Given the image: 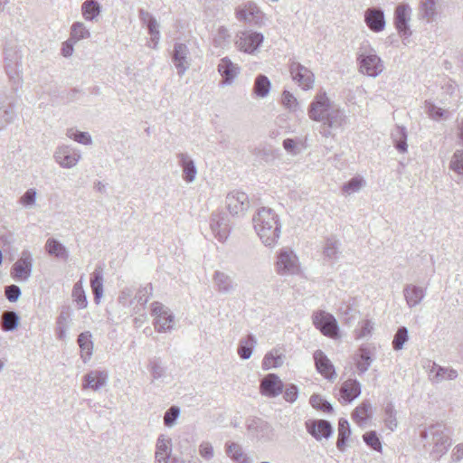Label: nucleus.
I'll use <instances>...</instances> for the list:
<instances>
[{"label": "nucleus", "instance_id": "obj_1", "mask_svg": "<svg viewBox=\"0 0 463 463\" xmlns=\"http://www.w3.org/2000/svg\"><path fill=\"white\" fill-rule=\"evenodd\" d=\"M307 115L310 119L323 124L321 134L326 137H332L333 130L343 129L348 122L345 112L332 103L326 92L316 95L308 107Z\"/></svg>", "mask_w": 463, "mask_h": 463}, {"label": "nucleus", "instance_id": "obj_2", "mask_svg": "<svg viewBox=\"0 0 463 463\" xmlns=\"http://www.w3.org/2000/svg\"><path fill=\"white\" fill-rule=\"evenodd\" d=\"M252 222L261 242L266 247L273 248L281 233L279 215L271 208L261 207L253 215Z\"/></svg>", "mask_w": 463, "mask_h": 463}, {"label": "nucleus", "instance_id": "obj_3", "mask_svg": "<svg viewBox=\"0 0 463 463\" xmlns=\"http://www.w3.org/2000/svg\"><path fill=\"white\" fill-rule=\"evenodd\" d=\"M420 438L423 448L436 460L445 455L451 445V439L442 423L432 424L420 430Z\"/></svg>", "mask_w": 463, "mask_h": 463}, {"label": "nucleus", "instance_id": "obj_4", "mask_svg": "<svg viewBox=\"0 0 463 463\" xmlns=\"http://www.w3.org/2000/svg\"><path fill=\"white\" fill-rule=\"evenodd\" d=\"M359 71L369 77H377L384 69L383 61L372 48L361 47L357 53Z\"/></svg>", "mask_w": 463, "mask_h": 463}, {"label": "nucleus", "instance_id": "obj_5", "mask_svg": "<svg viewBox=\"0 0 463 463\" xmlns=\"http://www.w3.org/2000/svg\"><path fill=\"white\" fill-rule=\"evenodd\" d=\"M22 58L21 51L16 47L5 49V68L9 79L18 86L22 80Z\"/></svg>", "mask_w": 463, "mask_h": 463}, {"label": "nucleus", "instance_id": "obj_6", "mask_svg": "<svg viewBox=\"0 0 463 463\" xmlns=\"http://www.w3.org/2000/svg\"><path fill=\"white\" fill-rule=\"evenodd\" d=\"M235 17L240 22L250 25L261 26L265 24V16L260 7L251 1L236 7Z\"/></svg>", "mask_w": 463, "mask_h": 463}, {"label": "nucleus", "instance_id": "obj_7", "mask_svg": "<svg viewBox=\"0 0 463 463\" xmlns=\"http://www.w3.org/2000/svg\"><path fill=\"white\" fill-rule=\"evenodd\" d=\"M314 326L326 336L337 338L339 326L333 315L326 311H317L313 315Z\"/></svg>", "mask_w": 463, "mask_h": 463}, {"label": "nucleus", "instance_id": "obj_8", "mask_svg": "<svg viewBox=\"0 0 463 463\" xmlns=\"http://www.w3.org/2000/svg\"><path fill=\"white\" fill-rule=\"evenodd\" d=\"M276 269L280 275H293L298 272L299 263L295 252L288 249L283 248L278 254Z\"/></svg>", "mask_w": 463, "mask_h": 463}, {"label": "nucleus", "instance_id": "obj_9", "mask_svg": "<svg viewBox=\"0 0 463 463\" xmlns=\"http://www.w3.org/2000/svg\"><path fill=\"white\" fill-rule=\"evenodd\" d=\"M210 228L213 236L220 241L224 242L231 232L230 220L226 213L213 212L210 218Z\"/></svg>", "mask_w": 463, "mask_h": 463}, {"label": "nucleus", "instance_id": "obj_10", "mask_svg": "<svg viewBox=\"0 0 463 463\" xmlns=\"http://www.w3.org/2000/svg\"><path fill=\"white\" fill-rule=\"evenodd\" d=\"M226 206L232 216H243L250 208V200L246 193L241 191L230 192L225 199Z\"/></svg>", "mask_w": 463, "mask_h": 463}, {"label": "nucleus", "instance_id": "obj_11", "mask_svg": "<svg viewBox=\"0 0 463 463\" xmlns=\"http://www.w3.org/2000/svg\"><path fill=\"white\" fill-rule=\"evenodd\" d=\"M264 36L260 33L243 31L237 34L235 44L237 48L246 53H254L262 43Z\"/></svg>", "mask_w": 463, "mask_h": 463}, {"label": "nucleus", "instance_id": "obj_12", "mask_svg": "<svg viewBox=\"0 0 463 463\" xmlns=\"http://www.w3.org/2000/svg\"><path fill=\"white\" fill-rule=\"evenodd\" d=\"M33 257L29 250H24L18 260L12 266L11 276L16 281H27L32 275Z\"/></svg>", "mask_w": 463, "mask_h": 463}, {"label": "nucleus", "instance_id": "obj_13", "mask_svg": "<svg viewBox=\"0 0 463 463\" xmlns=\"http://www.w3.org/2000/svg\"><path fill=\"white\" fill-rule=\"evenodd\" d=\"M289 71L292 79L298 82L304 90L313 88L315 82L314 73L298 61H292L289 65Z\"/></svg>", "mask_w": 463, "mask_h": 463}, {"label": "nucleus", "instance_id": "obj_14", "mask_svg": "<svg viewBox=\"0 0 463 463\" xmlns=\"http://www.w3.org/2000/svg\"><path fill=\"white\" fill-rule=\"evenodd\" d=\"M152 316L155 317L154 326L156 331L165 332L172 329L173 315L164 305L159 302L152 303Z\"/></svg>", "mask_w": 463, "mask_h": 463}, {"label": "nucleus", "instance_id": "obj_15", "mask_svg": "<svg viewBox=\"0 0 463 463\" xmlns=\"http://www.w3.org/2000/svg\"><path fill=\"white\" fill-rule=\"evenodd\" d=\"M53 157L55 162L63 168H71L80 161L81 155L80 151L69 146H60L56 148Z\"/></svg>", "mask_w": 463, "mask_h": 463}, {"label": "nucleus", "instance_id": "obj_16", "mask_svg": "<svg viewBox=\"0 0 463 463\" xmlns=\"http://www.w3.org/2000/svg\"><path fill=\"white\" fill-rule=\"evenodd\" d=\"M247 429L253 437L261 441H269L274 437V430L271 425L260 418L249 420Z\"/></svg>", "mask_w": 463, "mask_h": 463}, {"label": "nucleus", "instance_id": "obj_17", "mask_svg": "<svg viewBox=\"0 0 463 463\" xmlns=\"http://www.w3.org/2000/svg\"><path fill=\"white\" fill-rule=\"evenodd\" d=\"M411 9L406 4H402L396 6L394 13V24L401 36L405 38L411 34L409 27V21L411 19Z\"/></svg>", "mask_w": 463, "mask_h": 463}, {"label": "nucleus", "instance_id": "obj_18", "mask_svg": "<svg viewBox=\"0 0 463 463\" xmlns=\"http://www.w3.org/2000/svg\"><path fill=\"white\" fill-rule=\"evenodd\" d=\"M284 388V384L280 378L275 373L267 374L260 384V392L268 397L279 396Z\"/></svg>", "mask_w": 463, "mask_h": 463}, {"label": "nucleus", "instance_id": "obj_19", "mask_svg": "<svg viewBox=\"0 0 463 463\" xmlns=\"http://www.w3.org/2000/svg\"><path fill=\"white\" fill-rule=\"evenodd\" d=\"M217 71L222 76V84L231 85L240 74L241 68L228 57H224L220 60Z\"/></svg>", "mask_w": 463, "mask_h": 463}, {"label": "nucleus", "instance_id": "obj_20", "mask_svg": "<svg viewBox=\"0 0 463 463\" xmlns=\"http://www.w3.org/2000/svg\"><path fill=\"white\" fill-rule=\"evenodd\" d=\"M213 283L215 290L222 295H229L235 291L236 283L233 279L224 271L216 270L213 275Z\"/></svg>", "mask_w": 463, "mask_h": 463}, {"label": "nucleus", "instance_id": "obj_21", "mask_svg": "<svg viewBox=\"0 0 463 463\" xmlns=\"http://www.w3.org/2000/svg\"><path fill=\"white\" fill-rule=\"evenodd\" d=\"M176 156L182 172V179L187 184L193 183L197 175V168L194 159L185 153H180Z\"/></svg>", "mask_w": 463, "mask_h": 463}, {"label": "nucleus", "instance_id": "obj_22", "mask_svg": "<svg viewBox=\"0 0 463 463\" xmlns=\"http://www.w3.org/2000/svg\"><path fill=\"white\" fill-rule=\"evenodd\" d=\"M306 427L308 433L317 440H320L322 438L328 439L333 432L331 423L326 420H307Z\"/></svg>", "mask_w": 463, "mask_h": 463}, {"label": "nucleus", "instance_id": "obj_23", "mask_svg": "<svg viewBox=\"0 0 463 463\" xmlns=\"http://www.w3.org/2000/svg\"><path fill=\"white\" fill-rule=\"evenodd\" d=\"M109 374L106 371L92 370L83 376L82 389L99 391L107 384Z\"/></svg>", "mask_w": 463, "mask_h": 463}, {"label": "nucleus", "instance_id": "obj_24", "mask_svg": "<svg viewBox=\"0 0 463 463\" xmlns=\"http://www.w3.org/2000/svg\"><path fill=\"white\" fill-rule=\"evenodd\" d=\"M315 365L317 372L322 374L327 380H334L336 377L335 370L331 363V361L327 358L325 353L321 350L315 351L314 354Z\"/></svg>", "mask_w": 463, "mask_h": 463}, {"label": "nucleus", "instance_id": "obj_25", "mask_svg": "<svg viewBox=\"0 0 463 463\" xmlns=\"http://www.w3.org/2000/svg\"><path fill=\"white\" fill-rule=\"evenodd\" d=\"M364 22L368 28L374 32H382L385 27L384 13L381 8L370 7L364 13Z\"/></svg>", "mask_w": 463, "mask_h": 463}, {"label": "nucleus", "instance_id": "obj_26", "mask_svg": "<svg viewBox=\"0 0 463 463\" xmlns=\"http://www.w3.org/2000/svg\"><path fill=\"white\" fill-rule=\"evenodd\" d=\"M139 18L142 24L146 27L148 33L150 34V41L153 43V48L156 47L157 41L159 40L158 24L156 18L147 11L141 9L139 11Z\"/></svg>", "mask_w": 463, "mask_h": 463}, {"label": "nucleus", "instance_id": "obj_27", "mask_svg": "<svg viewBox=\"0 0 463 463\" xmlns=\"http://www.w3.org/2000/svg\"><path fill=\"white\" fill-rule=\"evenodd\" d=\"M458 372L450 367H443L433 363L430 369V378L433 383H439L446 380H454L458 377Z\"/></svg>", "mask_w": 463, "mask_h": 463}, {"label": "nucleus", "instance_id": "obj_28", "mask_svg": "<svg viewBox=\"0 0 463 463\" xmlns=\"http://www.w3.org/2000/svg\"><path fill=\"white\" fill-rule=\"evenodd\" d=\"M426 293L421 287L407 284L403 288V296L409 307H414L419 305L424 298Z\"/></svg>", "mask_w": 463, "mask_h": 463}, {"label": "nucleus", "instance_id": "obj_29", "mask_svg": "<svg viewBox=\"0 0 463 463\" xmlns=\"http://www.w3.org/2000/svg\"><path fill=\"white\" fill-rule=\"evenodd\" d=\"M191 65L189 51L184 44L175 43V68L177 73L182 76Z\"/></svg>", "mask_w": 463, "mask_h": 463}, {"label": "nucleus", "instance_id": "obj_30", "mask_svg": "<svg viewBox=\"0 0 463 463\" xmlns=\"http://www.w3.org/2000/svg\"><path fill=\"white\" fill-rule=\"evenodd\" d=\"M172 452L171 439L160 435L156 441V463H168Z\"/></svg>", "mask_w": 463, "mask_h": 463}, {"label": "nucleus", "instance_id": "obj_31", "mask_svg": "<svg viewBox=\"0 0 463 463\" xmlns=\"http://www.w3.org/2000/svg\"><path fill=\"white\" fill-rule=\"evenodd\" d=\"M340 393L345 402H351L361 394V384L355 379H348L342 384Z\"/></svg>", "mask_w": 463, "mask_h": 463}, {"label": "nucleus", "instance_id": "obj_32", "mask_svg": "<svg viewBox=\"0 0 463 463\" xmlns=\"http://www.w3.org/2000/svg\"><path fill=\"white\" fill-rule=\"evenodd\" d=\"M225 450L227 456L237 463H252V459L244 453L242 447L236 442H227Z\"/></svg>", "mask_w": 463, "mask_h": 463}, {"label": "nucleus", "instance_id": "obj_33", "mask_svg": "<svg viewBox=\"0 0 463 463\" xmlns=\"http://www.w3.org/2000/svg\"><path fill=\"white\" fill-rule=\"evenodd\" d=\"M91 338L92 335L90 331L82 332L78 335L77 342L80 348L81 357L84 363L92 355L93 342Z\"/></svg>", "mask_w": 463, "mask_h": 463}, {"label": "nucleus", "instance_id": "obj_34", "mask_svg": "<svg viewBox=\"0 0 463 463\" xmlns=\"http://www.w3.org/2000/svg\"><path fill=\"white\" fill-rule=\"evenodd\" d=\"M90 287L94 296V301L99 304L103 295V270L98 267L90 275Z\"/></svg>", "mask_w": 463, "mask_h": 463}, {"label": "nucleus", "instance_id": "obj_35", "mask_svg": "<svg viewBox=\"0 0 463 463\" xmlns=\"http://www.w3.org/2000/svg\"><path fill=\"white\" fill-rule=\"evenodd\" d=\"M20 317L14 310L4 311L1 315V328L5 332H11L17 328Z\"/></svg>", "mask_w": 463, "mask_h": 463}, {"label": "nucleus", "instance_id": "obj_36", "mask_svg": "<svg viewBox=\"0 0 463 463\" xmlns=\"http://www.w3.org/2000/svg\"><path fill=\"white\" fill-rule=\"evenodd\" d=\"M392 139L400 153L407 152V130L404 127L397 126L392 132Z\"/></svg>", "mask_w": 463, "mask_h": 463}, {"label": "nucleus", "instance_id": "obj_37", "mask_svg": "<svg viewBox=\"0 0 463 463\" xmlns=\"http://www.w3.org/2000/svg\"><path fill=\"white\" fill-rule=\"evenodd\" d=\"M15 116L14 106L12 102L0 104V130L11 124Z\"/></svg>", "mask_w": 463, "mask_h": 463}, {"label": "nucleus", "instance_id": "obj_38", "mask_svg": "<svg viewBox=\"0 0 463 463\" xmlns=\"http://www.w3.org/2000/svg\"><path fill=\"white\" fill-rule=\"evenodd\" d=\"M81 12L85 20L93 21L99 15L101 6L96 0H86L81 5Z\"/></svg>", "mask_w": 463, "mask_h": 463}, {"label": "nucleus", "instance_id": "obj_39", "mask_svg": "<svg viewBox=\"0 0 463 463\" xmlns=\"http://www.w3.org/2000/svg\"><path fill=\"white\" fill-rule=\"evenodd\" d=\"M46 250L49 254L54 255L57 258L66 260L69 258V253L64 245H62L56 239L51 238L46 241Z\"/></svg>", "mask_w": 463, "mask_h": 463}, {"label": "nucleus", "instance_id": "obj_40", "mask_svg": "<svg viewBox=\"0 0 463 463\" xmlns=\"http://www.w3.org/2000/svg\"><path fill=\"white\" fill-rule=\"evenodd\" d=\"M271 83L267 76L260 74L253 85V93L259 98H265L269 93Z\"/></svg>", "mask_w": 463, "mask_h": 463}, {"label": "nucleus", "instance_id": "obj_41", "mask_svg": "<svg viewBox=\"0 0 463 463\" xmlns=\"http://www.w3.org/2000/svg\"><path fill=\"white\" fill-rule=\"evenodd\" d=\"M359 352L358 358L355 360V365L359 373L362 374L369 369L373 362V358L372 354L367 347H360Z\"/></svg>", "mask_w": 463, "mask_h": 463}, {"label": "nucleus", "instance_id": "obj_42", "mask_svg": "<svg viewBox=\"0 0 463 463\" xmlns=\"http://www.w3.org/2000/svg\"><path fill=\"white\" fill-rule=\"evenodd\" d=\"M256 344L253 335H249L246 338L240 340L238 345V354L243 360H247L251 356L252 349Z\"/></svg>", "mask_w": 463, "mask_h": 463}, {"label": "nucleus", "instance_id": "obj_43", "mask_svg": "<svg viewBox=\"0 0 463 463\" xmlns=\"http://www.w3.org/2000/svg\"><path fill=\"white\" fill-rule=\"evenodd\" d=\"M436 14V0H420L419 15L430 21Z\"/></svg>", "mask_w": 463, "mask_h": 463}, {"label": "nucleus", "instance_id": "obj_44", "mask_svg": "<svg viewBox=\"0 0 463 463\" xmlns=\"http://www.w3.org/2000/svg\"><path fill=\"white\" fill-rule=\"evenodd\" d=\"M90 36V33L83 23L75 22L71 25L70 39L72 40L73 43H77L80 40L89 38Z\"/></svg>", "mask_w": 463, "mask_h": 463}, {"label": "nucleus", "instance_id": "obj_45", "mask_svg": "<svg viewBox=\"0 0 463 463\" xmlns=\"http://www.w3.org/2000/svg\"><path fill=\"white\" fill-rule=\"evenodd\" d=\"M339 245L340 243L336 239H326L324 247V256L330 260H336L339 254Z\"/></svg>", "mask_w": 463, "mask_h": 463}, {"label": "nucleus", "instance_id": "obj_46", "mask_svg": "<svg viewBox=\"0 0 463 463\" xmlns=\"http://www.w3.org/2000/svg\"><path fill=\"white\" fill-rule=\"evenodd\" d=\"M384 422L386 427L393 431L397 428L396 411L392 402H388L384 408Z\"/></svg>", "mask_w": 463, "mask_h": 463}, {"label": "nucleus", "instance_id": "obj_47", "mask_svg": "<svg viewBox=\"0 0 463 463\" xmlns=\"http://www.w3.org/2000/svg\"><path fill=\"white\" fill-rule=\"evenodd\" d=\"M72 298L77 303L79 308L82 309L87 307V297L80 282L74 284L72 288Z\"/></svg>", "mask_w": 463, "mask_h": 463}, {"label": "nucleus", "instance_id": "obj_48", "mask_svg": "<svg viewBox=\"0 0 463 463\" xmlns=\"http://www.w3.org/2000/svg\"><path fill=\"white\" fill-rule=\"evenodd\" d=\"M408 333V329L405 326H401L398 328L392 340V347L395 351H399L403 348L404 344L409 339Z\"/></svg>", "mask_w": 463, "mask_h": 463}, {"label": "nucleus", "instance_id": "obj_49", "mask_svg": "<svg viewBox=\"0 0 463 463\" xmlns=\"http://www.w3.org/2000/svg\"><path fill=\"white\" fill-rule=\"evenodd\" d=\"M67 137L82 145H91L92 138L88 132H82L74 128H69L66 133Z\"/></svg>", "mask_w": 463, "mask_h": 463}, {"label": "nucleus", "instance_id": "obj_50", "mask_svg": "<svg viewBox=\"0 0 463 463\" xmlns=\"http://www.w3.org/2000/svg\"><path fill=\"white\" fill-rule=\"evenodd\" d=\"M449 169L458 175H463V150L458 149L454 152L450 162Z\"/></svg>", "mask_w": 463, "mask_h": 463}, {"label": "nucleus", "instance_id": "obj_51", "mask_svg": "<svg viewBox=\"0 0 463 463\" xmlns=\"http://www.w3.org/2000/svg\"><path fill=\"white\" fill-rule=\"evenodd\" d=\"M371 403L367 401L363 402L358 407L355 408L352 416L356 421H364L370 416Z\"/></svg>", "mask_w": 463, "mask_h": 463}, {"label": "nucleus", "instance_id": "obj_52", "mask_svg": "<svg viewBox=\"0 0 463 463\" xmlns=\"http://www.w3.org/2000/svg\"><path fill=\"white\" fill-rule=\"evenodd\" d=\"M309 402L317 410L327 413L333 411V406L319 394H313L309 399Z\"/></svg>", "mask_w": 463, "mask_h": 463}, {"label": "nucleus", "instance_id": "obj_53", "mask_svg": "<svg viewBox=\"0 0 463 463\" xmlns=\"http://www.w3.org/2000/svg\"><path fill=\"white\" fill-rule=\"evenodd\" d=\"M365 182L361 177H353L347 183H345L342 190L346 194H352L354 193H357L364 185Z\"/></svg>", "mask_w": 463, "mask_h": 463}, {"label": "nucleus", "instance_id": "obj_54", "mask_svg": "<svg viewBox=\"0 0 463 463\" xmlns=\"http://www.w3.org/2000/svg\"><path fill=\"white\" fill-rule=\"evenodd\" d=\"M37 191L35 188H30L19 198L18 203L24 208H33L35 205Z\"/></svg>", "mask_w": 463, "mask_h": 463}, {"label": "nucleus", "instance_id": "obj_55", "mask_svg": "<svg viewBox=\"0 0 463 463\" xmlns=\"http://www.w3.org/2000/svg\"><path fill=\"white\" fill-rule=\"evenodd\" d=\"M283 360L281 355H274L272 353H268L262 360V368L269 370L271 368H278L281 366Z\"/></svg>", "mask_w": 463, "mask_h": 463}, {"label": "nucleus", "instance_id": "obj_56", "mask_svg": "<svg viewBox=\"0 0 463 463\" xmlns=\"http://www.w3.org/2000/svg\"><path fill=\"white\" fill-rule=\"evenodd\" d=\"M153 287L151 283L146 284L144 287H141L135 296V299L141 304L146 305L152 295Z\"/></svg>", "mask_w": 463, "mask_h": 463}, {"label": "nucleus", "instance_id": "obj_57", "mask_svg": "<svg viewBox=\"0 0 463 463\" xmlns=\"http://www.w3.org/2000/svg\"><path fill=\"white\" fill-rule=\"evenodd\" d=\"M364 441L368 445L370 448H372L373 450L381 451L382 450V444L377 437L375 431H369L366 432L364 436Z\"/></svg>", "mask_w": 463, "mask_h": 463}, {"label": "nucleus", "instance_id": "obj_58", "mask_svg": "<svg viewBox=\"0 0 463 463\" xmlns=\"http://www.w3.org/2000/svg\"><path fill=\"white\" fill-rule=\"evenodd\" d=\"M282 103L291 111H296L298 108V102L297 99L288 90H284L282 94Z\"/></svg>", "mask_w": 463, "mask_h": 463}, {"label": "nucleus", "instance_id": "obj_59", "mask_svg": "<svg viewBox=\"0 0 463 463\" xmlns=\"http://www.w3.org/2000/svg\"><path fill=\"white\" fill-rule=\"evenodd\" d=\"M426 110L428 115L435 120H439V118L445 117V114H447L446 110L437 107L431 102H426Z\"/></svg>", "mask_w": 463, "mask_h": 463}, {"label": "nucleus", "instance_id": "obj_60", "mask_svg": "<svg viewBox=\"0 0 463 463\" xmlns=\"http://www.w3.org/2000/svg\"><path fill=\"white\" fill-rule=\"evenodd\" d=\"M21 288L14 284L5 288V296L10 302H16L21 296Z\"/></svg>", "mask_w": 463, "mask_h": 463}, {"label": "nucleus", "instance_id": "obj_61", "mask_svg": "<svg viewBox=\"0 0 463 463\" xmlns=\"http://www.w3.org/2000/svg\"><path fill=\"white\" fill-rule=\"evenodd\" d=\"M373 325L370 320L362 322L360 328L355 330L356 338H364L371 335Z\"/></svg>", "mask_w": 463, "mask_h": 463}, {"label": "nucleus", "instance_id": "obj_62", "mask_svg": "<svg viewBox=\"0 0 463 463\" xmlns=\"http://www.w3.org/2000/svg\"><path fill=\"white\" fill-rule=\"evenodd\" d=\"M71 311L70 307H63L56 320V326H67L71 319Z\"/></svg>", "mask_w": 463, "mask_h": 463}, {"label": "nucleus", "instance_id": "obj_63", "mask_svg": "<svg viewBox=\"0 0 463 463\" xmlns=\"http://www.w3.org/2000/svg\"><path fill=\"white\" fill-rule=\"evenodd\" d=\"M199 454L204 459H211L213 458L214 452L212 444L208 441H203L199 446Z\"/></svg>", "mask_w": 463, "mask_h": 463}, {"label": "nucleus", "instance_id": "obj_64", "mask_svg": "<svg viewBox=\"0 0 463 463\" xmlns=\"http://www.w3.org/2000/svg\"><path fill=\"white\" fill-rule=\"evenodd\" d=\"M298 396V390L295 384L287 385L284 391V399L288 402H294Z\"/></svg>", "mask_w": 463, "mask_h": 463}]
</instances>
